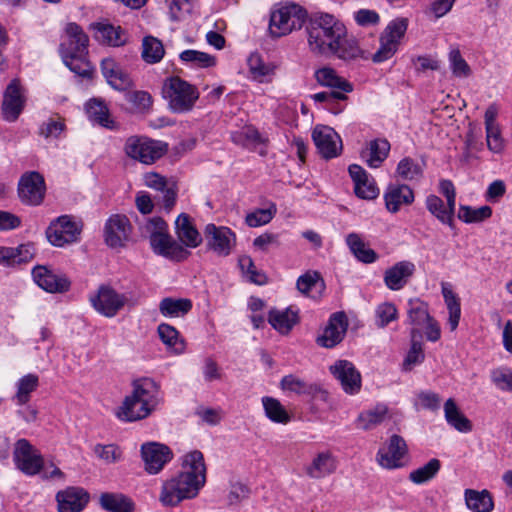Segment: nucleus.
I'll use <instances>...</instances> for the list:
<instances>
[{
  "label": "nucleus",
  "mask_w": 512,
  "mask_h": 512,
  "mask_svg": "<svg viewBox=\"0 0 512 512\" xmlns=\"http://www.w3.org/2000/svg\"><path fill=\"white\" fill-rule=\"evenodd\" d=\"M206 482V465L199 450L182 457L180 472L162 485L159 500L164 506H176L185 499L195 498Z\"/></svg>",
  "instance_id": "1"
},
{
  "label": "nucleus",
  "mask_w": 512,
  "mask_h": 512,
  "mask_svg": "<svg viewBox=\"0 0 512 512\" xmlns=\"http://www.w3.org/2000/svg\"><path fill=\"white\" fill-rule=\"evenodd\" d=\"M162 401L159 384L151 378L132 382V392L116 409V417L123 422H136L150 416Z\"/></svg>",
  "instance_id": "2"
},
{
  "label": "nucleus",
  "mask_w": 512,
  "mask_h": 512,
  "mask_svg": "<svg viewBox=\"0 0 512 512\" xmlns=\"http://www.w3.org/2000/svg\"><path fill=\"white\" fill-rule=\"evenodd\" d=\"M346 33L343 23L333 15L318 13L310 21L308 28V42L312 51L319 54H329L337 41Z\"/></svg>",
  "instance_id": "3"
},
{
  "label": "nucleus",
  "mask_w": 512,
  "mask_h": 512,
  "mask_svg": "<svg viewBox=\"0 0 512 512\" xmlns=\"http://www.w3.org/2000/svg\"><path fill=\"white\" fill-rule=\"evenodd\" d=\"M163 93L169 101L170 108L177 113L190 111L199 98L196 87L178 76L165 80Z\"/></svg>",
  "instance_id": "4"
},
{
  "label": "nucleus",
  "mask_w": 512,
  "mask_h": 512,
  "mask_svg": "<svg viewBox=\"0 0 512 512\" xmlns=\"http://www.w3.org/2000/svg\"><path fill=\"white\" fill-rule=\"evenodd\" d=\"M89 303L98 314L113 318L126 306L128 297L119 293L111 284L103 283L90 293Z\"/></svg>",
  "instance_id": "5"
},
{
  "label": "nucleus",
  "mask_w": 512,
  "mask_h": 512,
  "mask_svg": "<svg viewBox=\"0 0 512 512\" xmlns=\"http://www.w3.org/2000/svg\"><path fill=\"white\" fill-rule=\"evenodd\" d=\"M307 13L296 4L283 6L271 13L269 30L272 36L281 37L300 29Z\"/></svg>",
  "instance_id": "6"
},
{
  "label": "nucleus",
  "mask_w": 512,
  "mask_h": 512,
  "mask_svg": "<svg viewBox=\"0 0 512 512\" xmlns=\"http://www.w3.org/2000/svg\"><path fill=\"white\" fill-rule=\"evenodd\" d=\"M124 150L128 157L149 165L165 154L166 145L146 137L131 136L126 140Z\"/></svg>",
  "instance_id": "7"
},
{
  "label": "nucleus",
  "mask_w": 512,
  "mask_h": 512,
  "mask_svg": "<svg viewBox=\"0 0 512 512\" xmlns=\"http://www.w3.org/2000/svg\"><path fill=\"white\" fill-rule=\"evenodd\" d=\"M407 27L408 19L403 17L392 20L386 26L380 36V47L372 57L374 62H383L396 53Z\"/></svg>",
  "instance_id": "8"
},
{
  "label": "nucleus",
  "mask_w": 512,
  "mask_h": 512,
  "mask_svg": "<svg viewBox=\"0 0 512 512\" xmlns=\"http://www.w3.org/2000/svg\"><path fill=\"white\" fill-rule=\"evenodd\" d=\"M13 460L16 468L27 476L39 474L44 467L41 453L25 438L16 441Z\"/></svg>",
  "instance_id": "9"
},
{
  "label": "nucleus",
  "mask_w": 512,
  "mask_h": 512,
  "mask_svg": "<svg viewBox=\"0 0 512 512\" xmlns=\"http://www.w3.org/2000/svg\"><path fill=\"white\" fill-rule=\"evenodd\" d=\"M149 241L155 254L171 261H183L190 254L188 250H186L167 232L162 231V229L152 232Z\"/></svg>",
  "instance_id": "10"
},
{
  "label": "nucleus",
  "mask_w": 512,
  "mask_h": 512,
  "mask_svg": "<svg viewBox=\"0 0 512 512\" xmlns=\"http://www.w3.org/2000/svg\"><path fill=\"white\" fill-rule=\"evenodd\" d=\"M408 454L406 441L399 435H392L387 446L378 450L377 463L384 469H398L405 465L404 458Z\"/></svg>",
  "instance_id": "11"
},
{
  "label": "nucleus",
  "mask_w": 512,
  "mask_h": 512,
  "mask_svg": "<svg viewBox=\"0 0 512 512\" xmlns=\"http://www.w3.org/2000/svg\"><path fill=\"white\" fill-rule=\"evenodd\" d=\"M332 376L340 383L343 391L349 395L359 393L362 385L360 372L355 365L344 359L336 360L329 366Z\"/></svg>",
  "instance_id": "12"
},
{
  "label": "nucleus",
  "mask_w": 512,
  "mask_h": 512,
  "mask_svg": "<svg viewBox=\"0 0 512 512\" xmlns=\"http://www.w3.org/2000/svg\"><path fill=\"white\" fill-rule=\"evenodd\" d=\"M140 452L145 471L152 475L158 474L173 458L171 449L158 442L142 444Z\"/></svg>",
  "instance_id": "13"
},
{
  "label": "nucleus",
  "mask_w": 512,
  "mask_h": 512,
  "mask_svg": "<svg viewBox=\"0 0 512 512\" xmlns=\"http://www.w3.org/2000/svg\"><path fill=\"white\" fill-rule=\"evenodd\" d=\"M45 181L43 176L36 172H26L20 178L18 195L20 200L28 205H39L45 196Z\"/></svg>",
  "instance_id": "14"
},
{
  "label": "nucleus",
  "mask_w": 512,
  "mask_h": 512,
  "mask_svg": "<svg viewBox=\"0 0 512 512\" xmlns=\"http://www.w3.org/2000/svg\"><path fill=\"white\" fill-rule=\"evenodd\" d=\"M312 138L319 154L325 159L337 157L342 150L340 136L329 126L317 125Z\"/></svg>",
  "instance_id": "15"
},
{
  "label": "nucleus",
  "mask_w": 512,
  "mask_h": 512,
  "mask_svg": "<svg viewBox=\"0 0 512 512\" xmlns=\"http://www.w3.org/2000/svg\"><path fill=\"white\" fill-rule=\"evenodd\" d=\"M35 283L49 293H65L71 287V281L65 274L56 273L46 266H36L32 270Z\"/></svg>",
  "instance_id": "16"
},
{
  "label": "nucleus",
  "mask_w": 512,
  "mask_h": 512,
  "mask_svg": "<svg viewBox=\"0 0 512 512\" xmlns=\"http://www.w3.org/2000/svg\"><path fill=\"white\" fill-rule=\"evenodd\" d=\"M207 246L218 256H228L236 243L235 233L228 226H207Z\"/></svg>",
  "instance_id": "17"
},
{
  "label": "nucleus",
  "mask_w": 512,
  "mask_h": 512,
  "mask_svg": "<svg viewBox=\"0 0 512 512\" xmlns=\"http://www.w3.org/2000/svg\"><path fill=\"white\" fill-rule=\"evenodd\" d=\"M144 184L161 193V195L155 197V200L157 203H160L167 212H170L177 199L175 184L170 185L164 176L155 172H149L144 175Z\"/></svg>",
  "instance_id": "18"
},
{
  "label": "nucleus",
  "mask_w": 512,
  "mask_h": 512,
  "mask_svg": "<svg viewBox=\"0 0 512 512\" xmlns=\"http://www.w3.org/2000/svg\"><path fill=\"white\" fill-rule=\"evenodd\" d=\"M348 320L344 312L333 313L323 333L317 338V344L325 348H333L345 337Z\"/></svg>",
  "instance_id": "19"
},
{
  "label": "nucleus",
  "mask_w": 512,
  "mask_h": 512,
  "mask_svg": "<svg viewBox=\"0 0 512 512\" xmlns=\"http://www.w3.org/2000/svg\"><path fill=\"white\" fill-rule=\"evenodd\" d=\"M25 106V97L18 79H13L7 86L2 102V114L5 120L14 122Z\"/></svg>",
  "instance_id": "20"
},
{
  "label": "nucleus",
  "mask_w": 512,
  "mask_h": 512,
  "mask_svg": "<svg viewBox=\"0 0 512 512\" xmlns=\"http://www.w3.org/2000/svg\"><path fill=\"white\" fill-rule=\"evenodd\" d=\"M89 494L81 487H67L56 494L59 512H81L89 502Z\"/></svg>",
  "instance_id": "21"
},
{
  "label": "nucleus",
  "mask_w": 512,
  "mask_h": 512,
  "mask_svg": "<svg viewBox=\"0 0 512 512\" xmlns=\"http://www.w3.org/2000/svg\"><path fill=\"white\" fill-rule=\"evenodd\" d=\"M415 265L410 261L397 262L384 273V283L390 290H400L413 275Z\"/></svg>",
  "instance_id": "22"
},
{
  "label": "nucleus",
  "mask_w": 512,
  "mask_h": 512,
  "mask_svg": "<svg viewBox=\"0 0 512 512\" xmlns=\"http://www.w3.org/2000/svg\"><path fill=\"white\" fill-rule=\"evenodd\" d=\"M101 71L108 84L116 90L124 91L133 85L129 74L111 58L102 60Z\"/></svg>",
  "instance_id": "23"
},
{
  "label": "nucleus",
  "mask_w": 512,
  "mask_h": 512,
  "mask_svg": "<svg viewBox=\"0 0 512 512\" xmlns=\"http://www.w3.org/2000/svg\"><path fill=\"white\" fill-rule=\"evenodd\" d=\"M384 200L387 210L396 213L402 205H409L414 201V193L408 185L390 184L384 194Z\"/></svg>",
  "instance_id": "24"
},
{
  "label": "nucleus",
  "mask_w": 512,
  "mask_h": 512,
  "mask_svg": "<svg viewBox=\"0 0 512 512\" xmlns=\"http://www.w3.org/2000/svg\"><path fill=\"white\" fill-rule=\"evenodd\" d=\"M349 174L354 182L355 194L362 199H374L379 190L375 183L369 180L366 171L357 164L349 166Z\"/></svg>",
  "instance_id": "25"
},
{
  "label": "nucleus",
  "mask_w": 512,
  "mask_h": 512,
  "mask_svg": "<svg viewBox=\"0 0 512 512\" xmlns=\"http://www.w3.org/2000/svg\"><path fill=\"white\" fill-rule=\"evenodd\" d=\"M82 232V226H47L46 237L56 247L78 242Z\"/></svg>",
  "instance_id": "26"
},
{
  "label": "nucleus",
  "mask_w": 512,
  "mask_h": 512,
  "mask_svg": "<svg viewBox=\"0 0 512 512\" xmlns=\"http://www.w3.org/2000/svg\"><path fill=\"white\" fill-rule=\"evenodd\" d=\"M337 469V460L329 451L318 453L311 464L306 467V473L310 478L321 479Z\"/></svg>",
  "instance_id": "27"
},
{
  "label": "nucleus",
  "mask_w": 512,
  "mask_h": 512,
  "mask_svg": "<svg viewBox=\"0 0 512 512\" xmlns=\"http://www.w3.org/2000/svg\"><path fill=\"white\" fill-rule=\"evenodd\" d=\"M67 42L60 45V52L88 53L89 38L76 23H69L66 27Z\"/></svg>",
  "instance_id": "28"
},
{
  "label": "nucleus",
  "mask_w": 512,
  "mask_h": 512,
  "mask_svg": "<svg viewBox=\"0 0 512 512\" xmlns=\"http://www.w3.org/2000/svg\"><path fill=\"white\" fill-rule=\"evenodd\" d=\"M94 37L97 41L110 46H121L126 42V35L120 26L108 23H93Z\"/></svg>",
  "instance_id": "29"
},
{
  "label": "nucleus",
  "mask_w": 512,
  "mask_h": 512,
  "mask_svg": "<svg viewBox=\"0 0 512 512\" xmlns=\"http://www.w3.org/2000/svg\"><path fill=\"white\" fill-rule=\"evenodd\" d=\"M464 500L466 507L472 512H491L494 509L493 497L486 489H465Z\"/></svg>",
  "instance_id": "30"
},
{
  "label": "nucleus",
  "mask_w": 512,
  "mask_h": 512,
  "mask_svg": "<svg viewBox=\"0 0 512 512\" xmlns=\"http://www.w3.org/2000/svg\"><path fill=\"white\" fill-rule=\"evenodd\" d=\"M87 54L88 53L63 52L61 56L64 64L73 73L85 79H92L94 68L87 59Z\"/></svg>",
  "instance_id": "31"
},
{
  "label": "nucleus",
  "mask_w": 512,
  "mask_h": 512,
  "mask_svg": "<svg viewBox=\"0 0 512 512\" xmlns=\"http://www.w3.org/2000/svg\"><path fill=\"white\" fill-rule=\"evenodd\" d=\"M444 414L447 423L455 430L462 433L472 430L471 421L460 411L454 399L449 398L444 403Z\"/></svg>",
  "instance_id": "32"
},
{
  "label": "nucleus",
  "mask_w": 512,
  "mask_h": 512,
  "mask_svg": "<svg viewBox=\"0 0 512 512\" xmlns=\"http://www.w3.org/2000/svg\"><path fill=\"white\" fill-rule=\"evenodd\" d=\"M268 321L281 334H288L297 323L298 316L296 312L290 309H272L269 312Z\"/></svg>",
  "instance_id": "33"
},
{
  "label": "nucleus",
  "mask_w": 512,
  "mask_h": 512,
  "mask_svg": "<svg viewBox=\"0 0 512 512\" xmlns=\"http://www.w3.org/2000/svg\"><path fill=\"white\" fill-rule=\"evenodd\" d=\"M100 505L108 512H133V501L121 493H102Z\"/></svg>",
  "instance_id": "34"
},
{
  "label": "nucleus",
  "mask_w": 512,
  "mask_h": 512,
  "mask_svg": "<svg viewBox=\"0 0 512 512\" xmlns=\"http://www.w3.org/2000/svg\"><path fill=\"white\" fill-rule=\"evenodd\" d=\"M315 77L317 82L322 86L335 88L344 94L353 90V86L344 78L338 76L331 68H321L316 71Z\"/></svg>",
  "instance_id": "35"
},
{
  "label": "nucleus",
  "mask_w": 512,
  "mask_h": 512,
  "mask_svg": "<svg viewBox=\"0 0 512 512\" xmlns=\"http://www.w3.org/2000/svg\"><path fill=\"white\" fill-rule=\"evenodd\" d=\"M297 289L312 298H317L325 288L323 279L318 272H307L301 275L296 283Z\"/></svg>",
  "instance_id": "36"
},
{
  "label": "nucleus",
  "mask_w": 512,
  "mask_h": 512,
  "mask_svg": "<svg viewBox=\"0 0 512 512\" xmlns=\"http://www.w3.org/2000/svg\"><path fill=\"white\" fill-rule=\"evenodd\" d=\"M231 140L244 148L255 149L258 145L266 143V139L253 126H245L231 133Z\"/></svg>",
  "instance_id": "37"
},
{
  "label": "nucleus",
  "mask_w": 512,
  "mask_h": 512,
  "mask_svg": "<svg viewBox=\"0 0 512 512\" xmlns=\"http://www.w3.org/2000/svg\"><path fill=\"white\" fill-rule=\"evenodd\" d=\"M86 111L91 121L108 129L116 127L115 122L110 118L109 110L105 103L98 99H91L86 104Z\"/></svg>",
  "instance_id": "38"
},
{
  "label": "nucleus",
  "mask_w": 512,
  "mask_h": 512,
  "mask_svg": "<svg viewBox=\"0 0 512 512\" xmlns=\"http://www.w3.org/2000/svg\"><path fill=\"white\" fill-rule=\"evenodd\" d=\"M192 308L189 299L163 298L159 303V311L164 317L174 318L186 315Z\"/></svg>",
  "instance_id": "39"
},
{
  "label": "nucleus",
  "mask_w": 512,
  "mask_h": 512,
  "mask_svg": "<svg viewBox=\"0 0 512 512\" xmlns=\"http://www.w3.org/2000/svg\"><path fill=\"white\" fill-rule=\"evenodd\" d=\"M39 386V377L36 374L29 373L21 377L16 383V394L13 399L17 405H25L30 401L31 394Z\"/></svg>",
  "instance_id": "40"
},
{
  "label": "nucleus",
  "mask_w": 512,
  "mask_h": 512,
  "mask_svg": "<svg viewBox=\"0 0 512 512\" xmlns=\"http://www.w3.org/2000/svg\"><path fill=\"white\" fill-rule=\"evenodd\" d=\"M262 405L264 408L265 416L274 423L287 424L290 422L291 417L285 407L280 401L274 397H262Z\"/></svg>",
  "instance_id": "41"
},
{
  "label": "nucleus",
  "mask_w": 512,
  "mask_h": 512,
  "mask_svg": "<svg viewBox=\"0 0 512 512\" xmlns=\"http://www.w3.org/2000/svg\"><path fill=\"white\" fill-rule=\"evenodd\" d=\"M441 286L442 295L449 312L448 324L450 326L451 331H454L458 327L460 320V302L457 295L452 291L448 283H442Z\"/></svg>",
  "instance_id": "42"
},
{
  "label": "nucleus",
  "mask_w": 512,
  "mask_h": 512,
  "mask_svg": "<svg viewBox=\"0 0 512 512\" xmlns=\"http://www.w3.org/2000/svg\"><path fill=\"white\" fill-rule=\"evenodd\" d=\"M407 314L409 323L416 329L424 326L428 321L432 319L428 312L427 303L421 301L418 298L410 299L408 301Z\"/></svg>",
  "instance_id": "43"
},
{
  "label": "nucleus",
  "mask_w": 512,
  "mask_h": 512,
  "mask_svg": "<svg viewBox=\"0 0 512 512\" xmlns=\"http://www.w3.org/2000/svg\"><path fill=\"white\" fill-rule=\"evenodd\" d=\"M247 65L252 79L258 82H263L265 77L273 75L276 68L274 64L265 62L258 53H252L248 57Z\"/></svg>",
  "instance_id": "44"
},
{
  "label": "nucleus",
  "mask_w": 512,
  "mask_h": 512,
  "mask_svg": "<svg viewBox=\"0 0 512 512\" xmlns=\"http://www.w3.org/2000/svg\"><path fill=\"white\" fill-rule=\"evenodd\" d=\"M388 413V408L384 404H378L373 409L364 411L357 418L358 425L363 430H370L382 423Z\"/></svg>",
  "instance_id": "45"
},
{
  "label": "nucleus",
  "mask_w": 512,
  "mask_h": 512,
  "mask_svg": "<svg viewBox=\"0 0 512 512\" xmlns=\"http://www.w3.org/2000/svg\"><path fill=\"white\" fill-rule=\"evenodd\" d=\"M337 47H333V50L329 54H334L343 60H352L361 56L362 50L358 45V41L353 37H347L346 34L337 41Z\"/></svg>",
  "instance_id": "46"
},
{
  "label": "nucleus",
  "mask_w": 512,
  "mask_h": 512,
  "mask_svg": "<svg viewBox=\"0 0 512 512\" xmlns=\"http://www.w3.org/2000/svg\"><path fill=\"white\" fill-rule=\"evenodd\" d=\"M133 226H105L104 237L111 248H120L131 239Z\"/></svg>",
  "instance_id": "47"
},
{
  "label": "nucleus",
  "mask_w": 512,
  "mask_h": 512,
  "mask_svg": "<svg viewBox=\"0 0 512 512\" xmlns=\"http://www.w3.org/2000/svg\"><path fill=\"white\" fill-rule=\"evenodd\" d=\"M347 245L354 256L363 263H373L377 259L374 250L366 247L363 240L357 234H349L346 238Z\"/></svg>",
  "instance_id": "48"
},
{
  "label": "nucleus",
  "mask_w": 512,
  "mask_h": 512,
  "mask_svg": "<svg viewBox=\"0 0 512 512\" xmlns=\"http://www.w3.org/2000/svg\"><path fill=\"white\" fill-rule=\"evenodd\" d=\"M165 53L162 42L153 37L146 36L142 43V58L145 62L155 64L161 61Z\"/></svg>",
  "instance_id": "49"
},
{
  "label": "nucleus",
  "mask_w": 512,
  "mask_h": 512,
  "mask_svg": "<svg viewBox=\"0 0 512 512\" xmlns=\"http://www.w3.org/2000/svg\"><path fill=\"white\" fill-rule=\"evenodd\" d=\"M441 462L436 459H430L424 466H421L409 474V480L414 484L421 485L432 480L440 471Z\"/></svg>",
  "instance_id": "50"
},
{
  "label": "nucleus",
  "mask_w": 512,
  "mask_h": 512,
  "mask_svg": "<svg viewBox=\"0 0 512 512\" xmlns=\"http://www.w3.org/2000/svg\"><path fill=\"white\" fill-rule=\"evenodd\" d=\"M390 144L386 139H376L370 142L366 151L368 154L367 163L370 167L377 168L387 158Z\"/></svg>",
  "instance_id": "51"
},
{
  "label": "nucleus",
  "mask_w": 512,
  "mask_h": 512,
  "mask_svg": "<svg viewBox=\"0 0 512 512\" xmlns=\"http://www.w3.org/2000/svg\"><path fill=\"white\" fill-rule=\"evenodd\" d=\"M426 206L429 212H431L439 221L444 224H451L455 207H449L448 205L445 207L442 199L436 195H430L427 197Z\"/></svg>",
  "instance_id": "52"
},
{
  "label": "nucleus",
  "mask_w": 512,
  "mask_h": 512,
  "mask_svg": "<svg viewBox=\"0 0 512 512\" xmlns=\"http://www.w3.org/2000/svg\"><path fill=\"white\" fill-rule=\"evenodd\" d=\"M410 334L411 347L403 364L406 369H410L412 366L420 364L424 360L422 343L417 340V338H421L420 330L412 328Z\"/></svg>",
  "instance_id": "53"
},
{
  "label": "nucleus",
  "mask_w": 512,
  "mask_h": 512,
  "mask_svg": "<svg viewBox=\"0 0 512 512\" xmlns=\"http://www.w3.org/2000/svg\"><path fill=\"white\" fill-rule=\"evenodd\" d=\"M491 215L492 209L487 205L479 208H472L470 206H460L458 211V219L466 223L482 222L487 220Z\"/></svg>",
  "instance_id": "54"
},
{
  "label": "nucleus",
  "mask_w": 512,
  "mask_h": 512,
  "mask_svg": "<svg viewBox=\"0 0 512 512\" xmlns=\"http://www.w3.org/2000/svg\"><path fill=\"white\" fill-rule=\"evenodd\" d=\"M180 59L183 62L192 63L201 68L212 67L216 64L214 56L205 52L190 49L181 52Z\"/></svg>",
  "instance_id": "55"
},
{
  "label": "nucleus",
  "mask_w": 512,
  "mask_h": 512,
  "mask_svg": "<svg viewBox=\"0 0 512 512\" xmlns=\"http://www.w3.org/2000/svg\"><path fill=\"white\" fill-rule=\"evenodd\" d=\"M492 383L501 391L512 392V368L498 367L491 371Z\"/></svg>",
  "instance_id": "56"
},
{
  "label": "nucleus",
  "mask_w": 512,
  "mask_h": 512,
  "mask_svg": "<svg viewBox=\"0 0 512 512\" xmlns=\"http://www.w3.org/2000/svg\"><path fill=\"white\" fill-rule=\"evenodd\" d=\"M283 390L296 393L298 395H309L314 391V386L295 377L294 375L284 376L281 380Z\"/></svg>",
  "instance_id": "57"
},
{
  "label": "nucleus",
  "mask_w": 512,
  "mask_h": 512,
  "mask_svg": "<svg viewBox=\"0 0 512 512\" xmlns=\"http://www.w3.org/2000/svg\"><path fill=\"white\" fill-rule=\"evenodd\" d=\"M450 68L452 73L456 77L466 78L471 74V68L466 62V60L462 57L460 50L458 48H454L449 52L448 55Z\"/></svg>",
  "instance_id": "58"
},
{
  "label": "nucleus",
  "mask_w": 512,
  "mask_h": 512,
  "mask_svg": "<svg viewBox=\"0 0 512 512\" xmlns=\"http://www.w3.org/2000/svg\"><path fill=\"white\" fill-rule=\"evenodd\" d=\"M93 451L99 459L107 464L115 463L122 458L121 449L114 444H97L94 446Z\"/></svg>",
  "instance_id": "59"
},
{
  "label": "nucleus",
  "mask_w": 512,
  "mask_h": 512,
  "mask_svg": "<svg viewBox=\"0 0 512 512\" xmlns=\"http://www.w3.org/2000/svg\"><path fill=\"white\" fill-rule=\"evenodd\" d=\"M422 168L411 158H403L397 166V174L404 180H413L422 175Z\"/></svg>",
  "instance_id": "60"
},
{
  "label": "nucleus",
  "mask_w": 512,
  "mask_h": 512,
  "mask_svg": "<svg viewBox=\"0 0 512 512\" xmlns=\"http://www.w3.org/2000/svg\"><path fill=\"white\" fill-rule=\"evenodd\" d=\"M176 233L183 244L195 248L202 242V237L196 226H176Z\"/></svg>",
  "instance_id": "61"
},
{
  "label": "nucleus",
  "mask_w": 512,
  "mask_h": 512,
  "mask_svg": "<svg viewBox=\"0 0 512 512\" xmlns=\"http://www.w3.org/2000/svg\"><path fill=\"white\" fill-rule=\"evenodd\" d=\"M397 308L392 303H382L376 308L377 325L381 328L387 326L397 318Z\"/></svg>",
  "instance_id": "62"
},
{
  "label": "nucleus",
  "mask_w": 512,
  "mask_h": 512,
  "mask_svg": "<svg viewBox=\"0 0 512 512\" xmlns=\"http://www.w3.org/2000/svg\"><path fill=\"white\" fill-rule=\"evenodd\" d=\"M64 129L65 123L61 117H51L47 121L43 122V124L40 127L39 133L45 138H57L64 131Z\"/></svg>",
  "instance_id": "63"
},
{
  "label": "nucleus",
  "mask_w": 512,
  "mask_h": 512,
  "mask_svg": "<svg viewBox=\"0 0 512 512\" xmlns=\"http://www.w3.org/2000/svg\"><path fill=\"white\" fill-rule=\"evenodd\" d=\"M276 213V206L271 204L268 208L257 209L245 217L246 224H268Z\"/></svg>",
  "instance_id": "64"
}]
</instances>
